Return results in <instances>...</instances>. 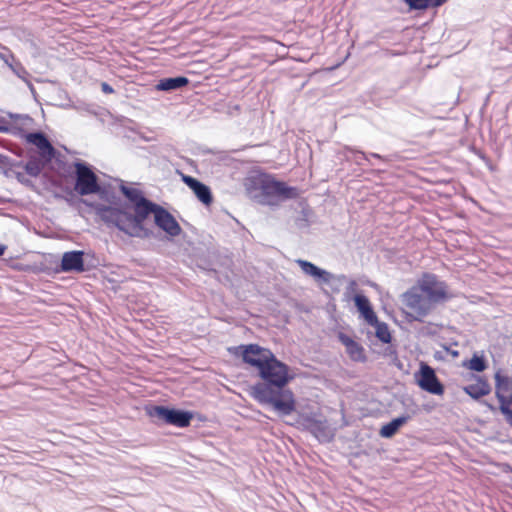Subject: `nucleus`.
<instances>
[{
	"label": "nucleus",
	"mask_w": 512,
	"mask_h": 512,
	"mask_svg": "<svg viewBox=\"0 0 512 512\" xmlns=\"http://www.w3.org/2000/svg\"><path fill=\"white\" fill-rule=\"evenodd\" d=\"M417 385L423 390L433 395H443L444 386L439 381L432 367L426 363L420 364L419 371L415 374Z\"/></svg>",
	"instance_id": "1a4fd4ad"
},
{
	"label": "nucleus",
	"mask_w": 512,
	"mask_h": 512,
	"mask_svg": "<svg viewBox=\"0 0 512 512\" xmlns=\"http://www.w3.org/2000/svg\"><path fill=\"white\" fill-rule=\"evenodd\" d=\"M75 184L74 190L80 196L97 194L101 191L98 176L92 168L84 162H74Z\"/></svg>",
	"instance_id": "423d86ee"
},
{
	"label": "nucleus",
	"mask_w": 512,
	"mask_h": 512,
	"mask_svg": "<svg viewBox=\"0 0 512 512\" xmlns=\"http://www.w3.org/2000/svg\"><path fill=\"white\" fill-rule=\"evenodd\" d=\"M4 251H5V247L0 244V256H2L4 254Z\"/></svg>",
	"instance_id": "b1692460"
},
{
	"label": "nucleus",
	"mask_w": 512,
	"mask_h": 512,
	"mask_svg": "<svg viewBox=\"0 0 512 512\" xmlns=\"http://www.w3.org/2000/svg\"><path fill=\"white\" fill-rule=\"evenodd\" d=\"M495 392L500 403V410L512 426V375L501 370L495 373Z\"/></svg>",
	"instance_id": "6e6552de"
},
{
	"label": "nucleus",
	"mask_w": 512,
	"mask_h": 512,
	"mask_svg": "<svg viewBox=\"0 0 512 512\" xmlns=\"http://www.w3.org/2000/svg\"><path fill=\"white\" fill-rule=\"evenodd\" d=\"M182 180L194 192L199 201L206 206L211 205L213 196L207 185L188 175H183Z\"/></svg>",
	"instance_id": "4468645a"
},
{
	"label": "nucleus",
	"mask_w": 512,
	"mask_h": 512,
	"mask_svg": "<svg viewBox=\"0 0 512 512\" xmlns=\"http://www.w3.org/2000/svg\"><path fill=\"white\" fill-rule=\"evenodd\" d=\"M258 189L262 202L267 205H278L286 200L297 199L301 194L297 187L289 186L271 175H264L259 179Z\"/></svg>",
	"instance_id": "7ed1b4c3"
},
{
	"label": "nucleus",
	"mask_w": 512,
	"mask_h": 512,
	"mask_svg": "<svg viewBox=\"0 0 512 512\" xmlns=\"http://www.w3.org/2000/svg\"><path fill=\"white\" fill-rule=\"evenodd\" d=\"M84 252L83 251H69L65 252L61 259V270L63 272L75 271L78 273L84 272Z\"/></svg>",
	"instance_id": "2eb2a0df"
},
{
	"label": "nucleus",
	"mask_w": 512,
	"mask_h": 512,
	"mask_svg": "<svg viewBox=\"0 0 512 512\" xmlns=\"http://www.w3.org/2000/svg\"><path fill=\"white\" fill-rule=\"evenodd\" d=\"M188 83H189L188 78H186L184 76H180V77H175V78L161 79L156 87L158 90L169 91V90H174V89L184 87V86L188 85Z\"/></svg>",
	"instance_id": "a211bd4d"
},
{
	"label": "nucleus",
	"mask_w": 512,
	"mask_h": 512,
	"mask_svg": "<svg viewBox=\"0 0 512 512\" xmlns=\"http://www.w3.org/2000/svg\"><path fill=\"white\" fill-rule=\"evenodd\" d=\"M338 339L345 346L346 352L351 360L356 362H363L366 360L365 350L361 344L343 332L338 333Z\"/></svg>",
	"instance_id": "dca6fc26"
},
{
	"label": "nucleus",
	"mask_w": 512,
	"mask_h": 512,
	"mask_svg": "<svg viewBox=\"0 0 512 512\" xmlns=\"http://www.w3.org/2000/svg\"><path fill=\"white\" fill-rule=\"evenodd\" d=\"M296 263L300 266L303 273H305L306 275L312 276L315 279H323L326 282L329 281L330 274L328 272L320 269L313 263L306 261V260H302V259L296 260Z\"/></svg>",
	"instance_id": "f3484780"
},
{
	"label": "nucleus",
	"mask_w": 512,
	"mask_h": 512,
	"mask_svg": "<svg viewBox=\"0 0 512 512\" xmlns=\"http://www.w3.org/2000/svg\"><path fill=\"white\" fill-rule=\"evenodd\" d=\"M353 300L358 312L360 313V316L366 321L367 324L375 328L376 337L382 343L389 344L392 340L389 327L385 322L379 321L370 300L363 294H356Z\"/></svg>",
	"instance_id": "39448f33"
},
{
	"label": "nucleus",
	"mask_w": 512,
	"mask_h": 512,
	"mask_svg": "<svg viewBox=\"0 0 512 512\" xmlns=\"http://www.w3.org/2000/svg\"><path fill=\"white\" fill-rule=\"evenodd\" d=\"M447 0H404L412 10H425L443 5Z\"/></svg>",
	"instance_id": "aec40b11"
},
{
	"label": "nucleus",
	"mask_w": 512,
	"mask_h": 512,
	"mask_svg": "<svg viewBox=\"0 0 512 512\" xmlns=\"http://www.w3.org/2000/svg\"><path fill=\"white\" fill-rule=\"evenodd\" d=\"M315 424H316L317 426H319V427L322 425V423H321V422H315Z\"/></svg>",
	"instance_id": "393cba45"
},
{
	"label": "nucleus",
	"mask_w": 512,
	"mask_h": 512,
	"mask_svg": "<svg viewBox=\"0 0 512 512\" xmlns=\"http://www.w3.org/2000/svg\"><path fill=\"white\" fill-rule=\"evenodd\" d=\"M463 378L468 382V384L463 387V390L472 398L479 399L490 393L491 387L487 378L473 373H467Z\"/></svg>",
	"instance_id": "f8f14e48"
},
{
	"label": "nucleus",
	"mask_w": 512,
	"mask_h": 512,
	"mask_svg": "<svg viewBox=\"0 0 512 512\" xmlns=\"http://www.w3.org/2000/svg\"><path fill=\"white\" fill-rule=\"evenodd\" d=\"M25 140L27 143H30L36 146L39 150L40 155L47 159L51 160L55 156V148L49 142L47 137L41 132L28 133L25 136Z\"/></svg>",
	"instance_id": "ddd939ff"
},
{
	"label": "nucleus",
	"mask_w": 512,
	"mask_h": 512,
	"mask_svg": "<svg viewBox=\"0 0 512 512\" xmlns=\"http://www.w3.org/2000/svg\"><path fill=\"white\" fill-rule=\"evenodd\" d=\"M416 285L433 305L445 303L454 296L449 285L430 272H424L417 280Z\"/></svg>",
	"instance_id": "20e7f679"
},
{
	"label": "nucleus",
	"mask_w": 512,
	"mask_h": 512,
	"mask_svg": "<svg viewBox=\"0 0 512 512\" xmlns=\"http://www.w3.org/2000/svg\"><path fill=\"white\" fill-rule=\"evenodd\" d=\"M27 171L31 175H36L37 172H38V168L36 167L35 170H34L33 164L32 163H28L27 164Z\"/></svg>",
	"instance_id": "5701e85b"
},
{
	"label": "nucleus",
	"mask_w": 512,
	"mask_h": 512,
	"mask_svg": "<svg viewBox=\"0 0 512 512\" xmlns=\"http://www.w3.org/2000/svg\"><path fill=\"white\" fill-rule=\"evenodd\" d=\"M407 420V416H402L393 419L389 423L382 426V428L380 429V435L384 438H390L394 436L399 430V428L407 422Z\"/></svg>",
	"instance_id": "6ab92c4d"
},
{
	"label": "nucleus",
	"mask_w": 512,
	"mask_h": 512,
	"mask_svg": "<svg viewBox=\"0 0 512 512\" xmlns=\"http://www.w3.org/2000/svg\"><path fill=\"white\" fill-rule=\"evenodd\" d=\"M402 303L407 315L414 320H421L427 316L434 306L425 294L420 292L417 285L403 293Z\"/></svg>",
	"instance_id": "0eeeda50"
},
{
	"label": "nucleus",
	"mask_w": 512,
	"mask_h": 512,
	"mask_svg": "<svg viewBox=\"0 0 512 512\" xmlns=\"http://www.w3.org/2000/svg\"><path fill=\"white\" fill-rule=\"evenodd\" d=\"M121 192L131 204L102 206L98 208L97 214L107 226L116 227L131 237H147L149 231L144 227V221L155 203L145 198L137 188L122 186Z\"/></svg>",
	"instance_id": "f03ea898"
},
{
	"label": "nucleus",
	"mask_w": 512,
	"mask_h": 512,
	"mask_svg": "<svg viewBox=\"0 0 512 512\" xmlns=\"http://www.w3.org/2000/svg\"><path fill=\"white\" fill-rule=\"evenodd\" d=\"M101 89L105 94H112L114 92V89L106 82L101 84Z\"/></svg>",
	"instance_id": "4be33fe9"
},
{
	"label": "nucleus",
	"mask_w": 512,
	"mask_h": 512,
	"mask_svg": "<svg viewBox=\"0 0 512 512\" xmlns=\"http://www.w3.org/2000/svg\"><path fill=\"white\" fill-rule=\"evenodd\" d=\"M463 366L470 371L482 372L487 368V362L482 356L474 354L469 361H465Z\"/></svg>",
	"instance_id": "412c9836"
},
{
	"label": "nucleus",
	"mask_w": 512,
	"mask_h": 512,
	"mask_svg": "<svg viewBox=\"0 0 512 512\" xmlns=\"http://www.w3.org/2000/svg\"><path fill=\"white\" fill-rule=\"evenodd\" d=\"M154 414L166 423L180 428L188 427L193 418L190 412L169 409L163 406L154 407Z\"/></svg>",
	"instance_id": "9b49d317"
},
{
	"label": "nucleus",
	"mask_w": 512,
	"mask_h": 512,
	"mask_svg": "<svg viewBox=\"0 0 512 512\" xmlns=\"http://www.w3.org/2000/svg\"><path fill=\"white\" fill-rule=\"evenodd\" d=\"M150 214H153L156 226L169 236L176 237L181 234V226L175 217L164 207L155 203L154 207L150 208Z\"/></svg>",
	"instance_id": "9d476101"
},
{
	"label": "nucleus",
	"mask_w": 512,
	"mask_h": 512,
	"mask_svg": "<svg viewBox=\"0 0 512 512\" xmlns=\"http://www.w3.org/2000/svg\"><path fill=\"white\" fill-rule=\"evenodd\" d=\"M231 354L241 357L243 362L258 371L263 382L251 387L250 395L260 404L271 405L282 415L296 410L294 393L285 387L293 380L287 364L278 360L274 353L258 344H247L228 349Z\"/></svg>",
	"instance_id": "f257e3e1"
}]
</instances>
